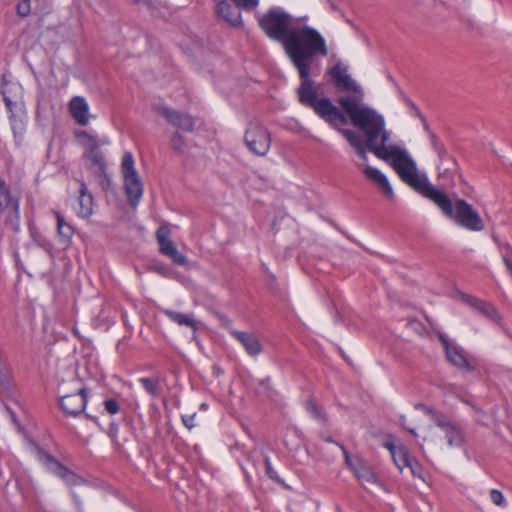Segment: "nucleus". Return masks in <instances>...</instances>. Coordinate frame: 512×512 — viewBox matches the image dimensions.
Returning <instances> with one entry per match:
<instances>
[{"label":"nucleus","mask_w":512,"mask_h":512,"mask_svg":"<svg viewBox=\"0 0 512 512\" xmlns=\"http://www.w3.org/2000/svg\"><path fill=\"white\" fill-rule=\"evenodd\" d=\"M231 335L241 343L249 356L257 357L262 353L263 347L256 335L238 330H232Z\"/></svg>","instance_id":"nucleus-17"},{"label":"nucleus","mask_w":512,"mask_h":512,"mask_svg":"<svg viewBox=\"0 0 512 512\" xmlns=\"http://www.w3.org/2000/svg\"><path fill=\"white\" fill-rule=\"evenodd\" d=\"M490 499L495 505L498 506H502L505 503L504 495L502 494V492L496 489L491 490Z\"/></svg>","instance_id":"nucleus-40"},{"label":"nucleus","mask_w":512,"mask_h":512,"mask_svg":"<svg viewBox=\"0 0 512 512\" xmlns=\"http://www.w3.org/2000/svg\"><path fill=\"white\" fill-rule=\"evenodd\" d=\"M340 448L341 450L343 451V454H344V457H345V460H346V463L349 465V467L353 470V466H356L357 463L353 464L352 463V460H351V457L348 453V451L342 446L340 445Z\"/></svg>","instance_id":"nucleus-45"},{"label":"nucleus","mask_w":512,"mask_h":512,"mask_svg":"<svg viewBox=\"0 0 512 512\" xmlns=\"http://www.w3.org/2000/svg\"><path fill=\"white\" fill-rule=\"evenodd\" d=\"M135 3L141 4V3H147V0H133Z\"/></svg>","instance_id":"nucleus-48"},{"label":"nucleus","mask_w":512,"mask_h":512,"mask_svg":"<svg viewBox=\"0 0 512 512\" xmlns=\"http://www.w3.org/2000/svg\"><path fill=\"white\" fill-rule=\"evenodd\" d=\"M424 128L426 131L429 132V139H430V143L433 147V149L435 150V152L438 154L439 158L441 159V164H443V162L445 160L449 161L453 166H455V162L453 161V159H451L448 155V153L446 152L445 148H444V145L442 144V142L438 139V137L429 131V127L426 123H424Z\"/></svg>","instance_id":"nucleus-26"},{"label":"nucleus","mask_w":512,"mask_h":512,"mask_svg":"<svg viewBox=\"0 0 512 512\" xmlns=\"http://www.w3.org/2000/svg\"><path fill=\"white\" fill-rule=\"evenodd\" d=\"M30 11H31L30 0H19V2L17 4V13L20 16L25 17V16L29 15Z\"/></svg>","instance_id":"nucleus-36"},{"label":"nucleus","mask_w":512,"mask_h":512,"mask_svg":"<svg viewBox=\"0 0 512 512\" xmlns=\"http://www.w3.org/2000/svg\"><path fill=\"white\" fill-rule=\"evenodd\" d=\"M307 410L317 419H324V414L322 413L321 408L312 401L307 402L306 404Z\"/></svg>","instance_id":"nucleus-38"},{"label":"nucleus","mask_w":512,"mask_h":512,"mask_svg":"<svg viewBox=\"0 0 512 512\" xmlns=\"http://www.w3.org/2000/svg\"><path fill=\"white\" fill-rule=\"evenodd\" d=\"M55 215H56V219H57L58 236L63 242L66 243L72 238L74 229L71 226V224L66 222V220L61 215V213L55 212Z\"/></svg>","instance_id":"nucleus-27"},{"label":"nucleus","mask_w":512,"mask_h":512,"mask_svg":"<svg viewBox=\"0 0 512 512\" xmlns=\"http://www.w3.org/2000/svg\"><path fill=\"white\" fill-rule=\"evenodd\" d=\"M248 149L258 155L265 156L271 145L270 134L265 127L259 123H250L244 136Z\"/></svg>","instance_id":"nucleus-9"},{"label":"nucleus","mask_w":512,"mask_h":512,"mask_svg":"<svg viewBox=\"0 0 512 512\" xmlns=\"http://www.w3.org/2000/svg\"><path fill=\"white\" fill-rule=\"evenodd\" d=\"M72 497H73V500H74L75 504L77 505L78 509L81 510L82 502L80 501L79 497L74 492H72Z\"/></svg>","instance_id":"nucleus-46"},{"label":"nucleus","mask_w":512,"mask_h":512,"mask_svg":"<svg viewBox=\"0 0 512 512\" xmlns=\"http://www.w3.org/2000/svg\"><path fill=\"white\" fill-rule=\"evenodd\" d=\"M0 210L11 213V216L7 218V222H10V225L17 230L20 217L19 199L11 193L9 186L3 179H0Z\"/></svg>","instance_id":"nucleus-12"},{"label":"nucleus","mask_w":512,"mask_h":512,"mask_svg":"<svg viewBox=\"0 0 512 512\" xmlns=\"http://www.w3.org/2000/svg\"><path fill=\"white\" fill-rule=\"evenodd\" d=\"M376 157L389 162L399 177L417 192L431 199L438 190L425 176L418 173L415 161L405 149L395 145H386L375 154Z\"/></svg>","instance_id":"nucleus-3"},{"label":"nucleus","mask_w":512,"mask_h":512,"mask_svg":"<svg viewBox=\"0 0 512 512\" xmlns=\"http://www.w3.org/2000/svg\"><path fill=\"white\" fill-rule=\"evenodd\" d=\"M75 135L80 144L85 147L86 151L97 149L100 146L98 138L85 130L76 131Z\"/></svg>","instance_id":"nucleus-28"},{"label":"nucleus","mask_w":512,"mask_h":512,"mask_svg":"<svg viewBox=\"0 0 512 512\" xmlns=\"http://www.w3.org/2000/svg\"><path fill=\"white\" fill-rule=\"evenodd\" d=\"M69 111L72 118L81 126L89 123V105L82 96H75L69 102Z\"/></svg>","instance_id":"nucleus-18"},{"label":"nucleus","mask_w":512,"mask_h":512,"mask_svg":"<svg viewBox=\"0 0 512 512\" xmlns=\"http://www.w3.org/2000/svg\"><path fill=\"white\" fill-rule=\"evenodd\" d=\"M139 382L149 395L153 397H157L159 395L160 386L156 380L148 377H142L139 379Z\"/></svg>","instance_id":"nucleus-31"},{"label":"nucleus","mask_w":512,"mask_h":512,"mask_svg":"<svg viewBox=\"0 0 512 512\" xmlns=\"http://www.w3.org/2000/svg\"><path fill=\"white\" fill-rule=\"evenodd\" d=\"M269 381H270V379H269V378H267V379H265V380H262V381H261V384H262V385H264V384H268V383H269Z\"/></svg>","instance_id":"nucleus-49"},{"label":"nucleus","mask_w":512,"mask_h":512,"mask_svg":"<svg viewBox=\"0 0 512 512\" xmlns=\"http://www.w3.org/2000/svg\"><path fill=\"white\" fill-rule=\"evenodd\" d=\"M264 463L266 468L267 476L274 482L281 483V479L277 473V471L272 467L270 458L268 456L264 457Z\"/></svg>","instance_id":"nucleus-33"},{"label":"nucleus","mask_w":512,"mask_h":512,"mask_svg":"<svg viewBox=\"0 0 512 512\" xmlns=\"http://www.w3.org/2000/svg\"><path fill=\"white\" fill-rule=\"evenodd\" d=\"M1 89L5 105L11 113L22 106L23 88L18 82L9 81L3 75Z\"/></svg>","instance_id":"nucleus-14"},{"label":"nucleus","mask_w":512,"mask_h":512,"mask_svg":"<svg viewBox=\"0 0 512 512\" xmlns=\"http://www.w3.org/2000/svg\"><path fill=\"white\" fill-rule=\"evenodd\" d=\"M105 410L111 414H117L120 410V406L115 399H107L104 401Z\"/></svg>","instance_id":"nucleus-37"},{"label":"nucleus","mask_w":512,"mask_h":512,"mask_svg":"<svg viewBox=\"0 0 512 512\" xmlns=\"http://www.w3.org/2000/svg\"><path fill=\"white\" fill-rule=\"evenodd\" d=\"M122 174L124 178V188L128 197L129 203L135 207L142 195L143 184L135 169V162L132 153L126 152L122 158L121 163Z\"/></svg>","instance_id":"nucleus-7"},{"label":"nucleus","mask_w":512,"mask_h":512,"mask_svg":"<svg viewBox=\"0 0 512 512\" xmlns=\"http://www.w3.org/2000/svg\"><path fill=\"white\" fill-rule=\"evenodd\" d=\"M307 410L317 419H324V414L322 413L321 408L312 401L307 402L306 404Z\"/></svg>","instance_id":"nucleus-39"},{"label":"nucleus","mask_w":512,"mask_h":512,"mask_svg":"<svg viewBox=\"0 0 512 512\" xmlns=\"http://www.w3.org/2000/svg\"><path fill=\"white\" fill-rule=\"evenodd\" d=\"M306 19L303 17L297 20V27L292 28L283 47L299 73L301 84L297 92L300 103L312 108L331 126L337 127L346 122L344 115L330 99L317 97V90L310 78L312 58L328 55L326 40L316 29L303 23Z\"/></svg>","instance_id":"nucleus-1"},{"label":"nucleus","mask_w":512,"mask_h":512,"mask_svg":"<svg viewBox=\"0 0 512 512\" xmlns=\"http://www.w3.org/2000/svg\"><path fill=\"white\" fill-rule=\"evenodd\" d=\"M161 312L167 316L172 322L179 326H187L194 332L197 330V322L194 320L192 315L184 314L182 312L170 310L167 308H161Z\"/></svg>","instance_id":"nucleus-22"},{"label":"nucleus","mask_w":512,"mask_h":512,"mask_svg":"<svg viewBox=\"0 0 512 512\" xmlns=\"http://www.w3.org/2000/svg\"><path fill=\"white\" fill-rule=\"evenodd\" d=\"M195 418H196V413H193V414H190V415H183L182 416V421H183V424L189 429L191 430L192 428L195 427Z\"/></svg>","instance_id":"nucleus-42"},{"label":"nucleus","mask_w":512,"mask_h":512,"mask_svg":"<svg viewBox=\"0 0 512 512\" xmlns=\"http://www.w3.org/2000/svg\"><path fill=\"white\" fill-rule=\"evenodd\" d=\"M171 146L177 152H182L185 147V141L183 137L178 133L174 132L171 136Z\"/></svg>","instance_id":"nucleus-34"},{"label":"nucleus","mask_w":512,"mask_h":512,"mask_svg":"<svg viewBox=\"0 0 512 512\" xmlns=\"http://www.w3.org/2000/svg\"><path fill=\"white\" fill-rule=\"evenodd\" d=\"M408 431H409V432H410L414 437H417V436H418V434H417V432H416V430H415V429L411 428V429H408Z\"/></svg>","instance_id":"nucleus-47"},{"label":"nucleus","mask_w":512,"mask_h":512,"mask_svg":"<svg viewBox=\"0 0 512 512\" xmlns=\"http://www.w3.org/2000/svg\"><path fill=\"white\" fill-rule=\"evenodd\" d=\"M339 132L347 140V142L356 150V153L359 155V157L364 161H367V144L365 145L363 143V141L357 135V133L349 129H339Z\"/></svg>","instance_id":"nucleus-23"},{"label":"nucleus","mask_w":512,"mask_h":512,"mask_svg":"<svg viewBox=\"0 0 512 512\" xmlns=\"http://www.w3.org/2000/svg\"><path fill=\"white\" fill-rule=\"evenodd\" d=\"M430 200L457 225L470 231H482L484 229V222L479 213L465 200L457 199L453 201L439 189Z\"/></svg>","instance_id":"nucleus-4"},{"label":"nucleus","mask_w":512,"mask_h":512,"mask_svg":"<svg viewBox=\"0 0 512 512\" xmlns=\"http://www.w3.org/2000/svg\"><path fill=\"white\" fill-rule=\"evenodd\" d=\"M60 406L62 410L70 416H78L84 412L87 405L86 390L83 387H77L74 393H68L65 383L59 386Z\"/></svg>","instance_id":"nucleus-10"},{"label":"nucleus","mask_w":512,"mask_h":512,"mask_svg":"<svg viewBox=\"0 0 512 512\" xmlns=\"http://www.w3.org/2000/svg\"><path fill=\"white\" fill-rule=\"evenodd\" d=\"M363 173L367 179H369L378 187V189L383 193V195L386 198L390 200L394 198V191L388 178L384 173H382L379 169L372 166H366L363 169Z\"/></svg>","instance_id":"nucleus-16"},{"label":"nucleus","mask_w":512,"mask_h":512,"mask_svg":"<svg viewBox=\"0 0 512 512\" xmlns=\"http://www.w3.org/2000/svg\"><path fill=\"white\" fill-rule=\"evenodd\" d=\"M259 25L270 38L284 46L292 28L297 27V21L282 8L273 7L259 19Z\"/></svg>","instance_id":"nucleus-5"},{"label":"nucleus","mask_w":512,"mask_h":512,"mask_svg":"<svg viewBox=\"0 0 512 512\" xmlns=\"http://www.w3.org/2000/svg\"><path fill=\"white\" fill-rule=\"evenodd\" d=\"M384 447L390 452L391 456L396 450L400 449V446H396L392 439H387L384 443Z\"/></svg>","instance_id":"nucleus-43"},{"label":"nucleus","mask_w":512,"mask_h":512,"mask_svg":"<svg viewBox=\"0 0 512 512\" xmlns=\"http://www.w3.org/2000/svg\"><path fill=\"white\" fill-rule=\"evenodd\" d=\"M412 458L413 457L410 456L408 450L402 445H400V449L396 450L394 452V454L392 455V459H393L395 465L400 470H403L404 468H406V466L410 464V460Z\"/></svg>","instance_id":"nucleus-29"},{"label":"nucleus","mask_w":512,"mask_h":512,"mask_svg":"<svg viewBox=\"0 0 512 512\" xmlns=\"http://www.w3.org/2000/svg\"><path fill=\"white\" fill-rule=\"evenodd\" d=\"M463 299L468 305L474 307L475 309H477L480 313H482L486 317L491 318V319L497 318L498 313H497L496 309L491 304L481 301L479 299H476L470 295L463 296Z\"/></svg>","instance_id":"nucleus-25"},{"label":"nucleus","mask_w":512,"mask_h":512,"mask_svg":"<svg viewBox=\"0 0 512 512\" xmlns=\"http://www.w3.org/2000/svg\"><path fill=\"white\" fill-rule=\"evenodd\" d=\"M442 342L445 348L446 357L450 363L460 369H465L467 371L474 370V367L470 364L464 354V351L460 347L452 345L446 339H442Z\"/></svg>","instance_id":"nucleus-19"},{"label":"nucleus","mask_w":512,"mask_h":512,"mask_svg":"<svg viewBox=\"0 0 512 512\" xmlns=\"http://www.w3.org/2000/svg\"><path fill=\"white\" fill-rule=\"evenodd\" d=\"M240 8L232 6L229 2L223 0L217 5V13L220 17L225 19L232 26H239L241 24Z\"/></svg>","instance_id":"nucleus-21"},{"label":"nucleus","mask_w":512,"mask_h":512,"mask_svg":"<svg viewBox=\"0 0 512 512\" xmlns=\"http://www.w3.org/2000/svg\"><path fill=\"white\" fill-rule=\"evenodd\" d=\"M363 98L358 97H339L337 100L344 112L338 110L344 115L345 119L349 117L351 123L363 131L367 148L375 155L377 151L388 145L390 131L385 129V119L375 109L362 103ZM347 121L344 123V125ZM343 124H339L336 129H341ZM335 128V126H333Z\"/></svg>","instance_id":"nucleus-2"},{"label":"nucleus","mask_w":512,"mask_h":512,"mask_svg":"<svg viewBox=\"0 0 512 512\" xmlns=\"http://www.w3.org/2000/svg\"><path fill=\"white\" fill-rule=\"evenodd\" d=\"M494 240L498 244V248L503 259V262L508 269V271L512 274V247L509 243L498 242V240L493 237Z\"/></svg>","instance_id":"nucleus-30"},{"label":"nucleus","mask_w":512,"mask_h":512,"mask_svg":"<svg viewBox=\"0 0 512 512\" xmlns=\"http://www.w3.org/2000/svg\"><path fill=\"white\" fill-rule=\"evenodd\" d=\"M35 458L52 474L59 477L68 486H80L86 481L42 448L35 446Z\"/></svg>","instance_id":"nucleus-6"},{"label":"nucleus","mask_w":512,"mask_h":512,"mask_svg":"<svg viewBox=\"0 0 512 512\" xmlns=\"http://www.w3.org/2000/svg\"><path fill=\"white\" fill-rule=\"evenodd\" d=\"M76 213L81 218H89L93 213V196L89 193L85 183H81Z\"/></svg>","instance_id":"nucleus-20"},{"label":"nucleus","mask_w":512,"mask_h":512,"mask_svg":"<svg viewBox=\"0 0 512 512\" xmlns=\"http://www.w3.org/2000/svg\"><path fill=\"white\" fill-rule=\"evenodd\" d=\"M353 472L363 485L377 483V477L371 467L362 461H358L357 465L353 466Z\"/></svg>","instance_id":"nucleus-24"},{"label":"nucleus","mask_w":512,"mask_h":512,"mask_svg":"<svg viewBox=\"0 0 512 512\" xmlns=\"http://www.w3.org/2000/svg\"><path fill=\"white\" fill-rule=\"evenodd\" d=\"M85 157L92 161L96 166H98L99 170L104 171L105 169V161L104 156L102 152L99 150V148L91 150V151H85Z\"/></svg>","instance_id":"nucleus-32"},{"label":"nucleus","mask_w":512,"mask_h":512,"mask_svg":"<svg viewBox=\"0 0 512 512\" xmlns=\"http://www.w3.org/2000/svg\"><path fill=\"white\" fill-rule=\"evenodd\" d=\"M329 75L338 89L342 91H352L355 93L354 97L363 98L361 87L351 78L347 67L338 63L329 70Z\"/></svg>","instance_id":"nucleus-13"},{"label":"nucleus","mask_w":512,"mask_h":512,"mask_svg":"<svg viewBox=\"0 0 512 512\" xmlns=\"http://www.w3.org/2000/svg\"><path fill=\"white\" fill-rule=\"evenodd\" d=\"M340 448L341 450L343 451V454H344V457H345V460H346V463L349 465V467L353 470V466H356L357 463L353 464L352 463V460H351V457L348 453V451L342 446L340 445Z\"/></svg>","instance_id":"nucleus-44"},{"label":"nucleus","mask_w":512,"mask_h":512,"mask_svg":"<svg viewBox=\"0 0 512 512\" xmlns=\"http://www.w3.org/2000/svg\"><path fill=\"white\" fill-rule=\"evenodd\" d=\"M154 111L163 116L172 126L186 132H192L194 129V119L177 110H171L165 106H155Z\"/></svg>","instance_id":"nucleus-15"},{"label":"nucleus","mask_w":512,"mask_h":512,"mask_svg":"<svg viewBox=\"0 0 512 512\" xmlns=\"http://www.w3.org/2000/svg\"><path fill=\"white\" fill-rule=\"evenodd\" d=\"M235 5L238 8L244 10H253L258 6V0H234Z\"/></svg>","instance_id":"nucleus-35"},{"label":"nucleus","mask_w":512,"mask_h":512,"mask_svg":"<svg viewBox=\"0 0 512 512\" xmlns=\"http://www.w3.org/2000/svg\"><path fill=\"white\" fill-rule=\"evenodd\" d=\"M156 239L159 245V252L169 257L175 264L185 266L188 259L174 245L171 239V231L168 226L162 225L156 231Z\"/></svg>","instance_id":"nucleus-11"},{"label":"nucleus","mask_w":512,"mask_h":512,"mask_svg":"<svg viewBox=\"0 0 512 512\" xmlns=\"http://www.w3.org/2000/svg\"><path fill=\"white\" fill-rule=\"evenodd\" d=\"M407 468H410L411 470V473L415 476V477H419L421 478L422 477V467L419 465V463L414 459L412 458L410 460V464L406 466Z\"/></svg>","instance_id":"nucleus-41"},{"label":"nucleus","mask_w":512,"mask_h":512,"mask_svg":"<svg viewBox=\"0 0 512 512\" xmlns=\"http://www.w3.org/2000/svg\"><path fill=\"white\" fill-rule=\"evenodd\" d=\"M416 408L422 409L424 413L431 416L434 425L445 434L449 446H460L463 443L464 437L460 428L441 412L435 411L423 404L416 405Z\"/></svg>","instance_id":"nucleus-8"}]
</instances>
